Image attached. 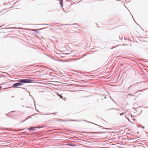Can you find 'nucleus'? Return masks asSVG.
<instances>
[{
    "label": "nucleus",
    "instance_id": "6",
    "mask_svg": "<svg viewBox=\"0 0 148 148\" xmlns=\"http://www.w3.org/2000/svg\"><path fill=\"white\" fill-rule=\"evenodd\" d=\"M36 30H37L36 29H34L33 30V31H34L35 32H36Z\"/></svg>",
    "mask_w": 148,
    "mask_h": 148
},
{
    "label": "nucleus",
    "instance_id": "9",
    "mask_svg": "<svg viewBox=\"0 0 148 148\" xmlns=\"http://www.w3.org/2000/svg\"><path fill=\"white\" fill-rule=\"evenodd\" d=\"M127 119L129 121H130V122H131V121H130V120L128 118H127Z\"/></svg>",
    "mask_w": 148,
    "mask_h": 148
},
{
    "label": "nucleus",
    "instance_id": "5",
    "mask_svg": "<svg viewBox=\"0 0 148 148\" xmlns=\"http://www.w3.org/2000/svg\"><path fill=\"white\" fill-rule=\"evenodd\" d=\"M25 129V128H24V129H21L20 130H18V131H21V130H24Z\"/></svg>",
    "mask_w": 148,
    "mask_h": 148
},
{
    "label": "nucleus",
    "instance_id": "8",
    "mask_svg": "<svg viewBox=\"0 0 148 148\" xmlns=\"http://www.w3.org/2000/svg\"><path fill=\"white\" fill-rule=\"evenodd\" d=\"M69 145L71 146H74V145H73L72 144H70Z\"/></svg>",
    "mask_w": 148,
    "mask_h": 148
},
{
    "label": "nucleus",
    "instance_id": "3",
    "mask_svg": "<svg viewBox=\"0 0 148 148\" xmlns=\"http://www.w3.org/2000/svg\"><path fill=\"white\" fill-rule=\"evenodd\" d=\"M62 1H60V5H61V7L62 8L63 7V4L62 3Z\"/></svg>",
    "mask_w": 148,
    "mask_h": 148
},
{
    "label": "nucleus",
    "instance_id": "2",
    "mask_svg": "<svg viewBox=\"0 0 148 148\" xmlns=\"http://www.w3.org/2000/svg\"><path fill=\"white\" fill-rule=\"evenodd\" d=\"M40 128L39 127H32L28 128V129H29V131H30L31 130H34V128Z\"/></svg>",
    "mask_w": 148,
    "mask_h": 148
},
{
    "label": "nucleus",
    "instance_id": "4",
    "mask_svg": "<svg viewBox=\"0 0 148 148\" xmlns=\"http://www.w3.org/2000/svg\"><path fill=\"white\" fill-rule=\"evenodd\" d=\"M58 96H60V98H62V96H61V95H59V94H58Z\"/></svg>",
    "mask_w": 148,
    "mask_h": 148
},
{
    "label": "nucleus",
    "instance_id": "1",
    "mask_svg": "<svg viewBox=\"0 0 148 148\" xmlns=\"http://www.w3.org/2000/svg\"><path fill=\"white\" fill-rule=\"evenodd\" d=\"M18 82H19L14 84L13 85V87L14 88H18V86H21L23 85L22 83H29L31 82V80L29 79H19Z\"/></svg>",
    "mask_w": 148,
    "mask_h": 148
},
{
    "label": "nucleus",
    "instance_id": "7",
    "mask_svg": "<svg viewBox=\"0 0 148 148\" xmlns=\"http://www.w3.org/2000/svg\"><path fill=\"white\" fill-rule=\"evenodd\" d=\"M123 114H124V113H121V114H120V115H123Z\"/></svg>",
    "mask_w": 148,
    "mask_h": 148
}]
</instances>
